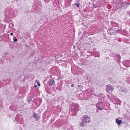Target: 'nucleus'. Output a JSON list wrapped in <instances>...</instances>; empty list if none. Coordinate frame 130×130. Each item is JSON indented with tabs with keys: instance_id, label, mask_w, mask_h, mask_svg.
Returning a JSON list of instances; mask_svg holds the SVG:
<instances>
[{
	"instance_id": "nucleus-21",
	"label": "nucleus",
	"mask_w": 130,
	"mask_h": 130,
	"mask_svg": "<svg viewBox=\"0 0 130 130\" xmlns=\"http://www.w3.org/2000/svg\"><path fill=\"white\" fill-rule=\"evenodd\" d=\"M75 5L76 6H77V7H78L79 6V4L76 3L75 4Z\"/></svg>"
},
{
	"instance_id": "nucleus-26",
	"label": "nucleus",
	"mask_w": 130,
	"mask_h": 130,
	"mask_svg": "<svg viewBox=\"0 0 130 130\" xmlns=\"http://www.w3.org/2000/svg\"><path fill=\"white\" fill-rule=\"evenodd\" d=\"M10 35H13V34L12 33H11L10 34Z\"/></svg>"
},
{
	"instance_id": "nucleus-11",
	"label": "nucleus",
	"mask_w": 130,
	"mask_h": 130,
	"mask_svg": "<svg viewBox=\"0 0 130 130\" xmlns=\"http://www.w3.org/2000/svg\"><path fill=\"white\" fill-rule=\"evenodd\" d=\"M116 122L117 123L118 125H120L122 122V121L121 120H119L118 119H116Z\"/></svg>"
},
{
	"instance_id": "nucleus-7",
	"label": "nucleus",
	"mask_w": 130,
	"mask_h": 130,
	"mask_svg": "<svg viewBox=\"0 0 130 130\" xmlns=\"http://www.w3.org/2000/svg\"><path fill=\"white\" fill-rule=\"evenodd\" d=\"M55 83V81L52 79H50L48 82H47V84L50 86L54 85Z\"/></svg>"
},
{
	"instance_id": "nucleus-20",
	"label": "nucleus",
	"mask_w": 130,
	"mask_h": 130,
	"mask_svg": "<svg viewBox=\"0 0 130 130\" xmlns=\"http://www.w3.org/2000/svg\"><path fill=\"white\" fill-rule=\"evenodd\" d=\"M13 40H14V42H15L17 41V39L15 38V37L14 36H13Z\"/></svg>"
},
{
	"instance_id": "nucleus-3",
	"label": "nucleus",
	"mask_w": 130,
	"mask_h": 130,
	"mask_svg": "<svg viewBox=\"0 0 130 130\" xmlns=\"http://www.w3.org/2000/svg\"><path fill=\"white\" fill-rule=\"evenodd\" d=\"M115 29H117V28L113 27L109 28L107 29V32L109 34L111 35H113L115 33Z\"/></svg>"
},
{
	"instance_id": "nucleus-10",
	"label": "nucleus",
	"mask_w": 130,
	"mask_h": 130,
	"mask_svg": "<svg viewBox=\"0 0 130 130\" xmlns=\"http://www.w3.org/2000/svg\"><path fill=\"white\" fill-rule=\"evenodd\" d=\"M86 122L84 121L83 120V121L80 123V126L82 127H84L86 125Z\"/></svg>"
},
{
	"instance_id": "nucleus-29",
	"label": "nucleus",
	"mask_w": 130,
	"mask_h": 130,
	"mask_svg": "<svg viewBox=\"0 0 130 130\" xmlns=\"http://www.w3.org/2000/svg\"><path fill=\"white\" fill-rule=\"evenodd\" d=\"M36 86H37V85H34V87H36Z\"/></svg>"
},
{
	"instance_id": "nucleus-31",
	"label": "nucleus",
	"mask_w": 130,
	"mask_h": 130,
	"mask_svg": "<svg viewBox=\"0 0 130 130\" xmlns=\"http://www.w3.org/2000/svg\"><path fill=\"white\" fill-rule=\"evenodd\" d=\"M7 54H5V55L6 56L7 55Z\"/></svg>"
},
{
	"instance_id": "nucleus-5",
	"label": "nucleus",
	"mask_w": 130,
	"mask_h": 130,
	"mask_svg": "<svg viewBox=\"0 0 130 130\" xmlns=\"http://www.w3.org/2000/svg\"><path fill=\"white\" fill-rule=\"evenodd\" d=\"M83 120L84 121L86 122V123H89L90 121V117L87 116H83Z\"/></svg>"
},
{
	"instance_id": "nucleus-27",
	"label": "nucleus",
	"mask_w": 130,
	"mask_h": 130,
	"mask_svg": "<svg viewBox=\"0 0 130 130\" xmlns=\"http://www.w3.org/2000/svg\"><path fill=\"white\" fill-rule=\"evenodd\" d=\"M78 107H76V110H77L78 109Z\"/></svg>"
},
{
	"instance_id": "nucleus-9",
	"label": "nucleus",
	"mask_w": 130,
	"mask_h": 130,
	"mask_svg": "<svg viewBox=\"0 0 130 130\" xmlns=\"http://www.w3.org/2000/svg\"><path fill=\"white\" fill-rule=\"evenodd\" d=\"M99 97V98H98V100H102V101L103 100V99L105 97V95L103 94H100L98 95V97Z\"/></svg>"
},
{
	"instance_id": "nucleus-2",
	"label": "nucleus",
	"mask_w": 130,
	"mask_h": 130,
	"mask_svg": "<svg viewBox=\"0 0 130 130\" xmlns=\"http://www.w3.org/2000/svg\"><path fill=\"white\" fill-rule=\"evenodd\" d=\"M112 55L113 57L115 58V60H116V62L117 63H119L121 62V57L119 55L117 54L114 53Z\"/></svg>"
},
{
	"instance_id": "nucleus-4",
	"label": "nucleus",
	"mask_w": 130,
	"mask_h": 130,
	"mask_svg": "<svg viewBox=\"0 0 130 130\" xmlns=\"http://www.w3.org/2000/svg\"><path fill=\"white\" fill-rule=\"evenodd\" d=\"M122 64L126 67L128 68L130 66V61L126 60L122 62Z\"/></svg>"
},
{
	"instance_id": "nucleus-14",
	"label": "nucleus",
	"mask_w": 130,
	"mask_h": 130,
	"mask_svg": "<svg viewBox=\"0 0 130 130\" xmlns=\"http://www.w3.org/2000/svg\"><path fill=\"white\" fill-rule=\"evenodd\" d=\"M130 3L128 2H125V4H124V7H126L127 6H128L129 5Z\"/></svg>"
},
{
	"instance_id": "nucleus-18",
	"label": "nucleus",
	"mask_w": 130,
	"mask_h": 130,
	"mask_svg": "<svg viewBox=\"0 0 130 130\" xmlns=\"http://www.w3.org/2000/svg\"><path fill=\"white\" fill-rule=\"evenodd\" d=\"M28 102V103H30L32 101V99L31 98H29L27 99Z\"/></svg>"
},
{
	"instance_id": "nucleus-32",
	"label": "nucleus",
	"mask_w": 130,
	"mask_h": 130,
	"mask_svg": "<svg viewBox=\"0 0 130 130\" xmlns=\"http://www.w3.org/2000/svg\"><path fill=\"white\" fill-rule=\"evenodd\" d=\"M19 123H21V122H19Z\"/></svg>"
},
{
	"instance_id": "nucleus-17",
	"label": "nucleus",
	"mask_w": 130,
	"mask_h": 130,
	"mask_svg": "<svg viewBox=\"0 0 130 130\" xmlns=\"http://www.w3.org/2000/svg\"><path fill=\"white\" fill-rule=\"evenodd\" d=\"M104 3V1H103V0L101 1V0H100L99 2V3L101 4L102 5H103Z\"/></svg>"
},
{
	"instance_id": "nucleus-13",
	"label": "nucleus",
	"mask_w": 130,
	"mask_h": 130,
	"mask_svg": "<svg viewBox=\"0 0 130 130\" xmlns=\"http://www.w3.org/2000/svg\"><path fill=\"white\" fill-rule=\"evenodd\" d=\"M120 6L121 7H124L125 2H123L119 3Z\"/></svg>"
},
{
	"instance_id": "nucleus-25",
	"label": "nucleus",
	"mask_w": 130,
	"mask_h": 130,
	"mask_svg": "<svg viewBox=\"0 0 130 130\" xmlns=\"http://www.w3.org/2000/svg\"><path fill=\"white\" fill-rule=\"evenodd\" d=\"M96 108H98V105H97V104H96Z\"/></svg>"
},
{
	"instance_id": "nucleus-6",
	"label": "nucleus",
	"mask_w": 130,
	"mask_h": 130,
	"mask_svg": "<svg viewBox=\"0 0 130 130\" xmlns=\"http://www.w3.org/2000/svg\"><path fill=\"white\" fill-rule=\"evenodd\" d=\"M110 23L111 25L114 28H117L119 27V25L118 24L113 21H111L110 22Z\"/></svg>"
},
{
	"instance_id": "nucleus-12",
	"label": "nucleus",
	"mask_w": 130,
	"mask_h": 130,
	"mask_svg": "<svg viewBox=\"0 0 130 130\" xmlns=\"http://www.w3.org/2000/svg\"><path fill=\"white\" fill-rule=\"evenodd\" d=\"M103 102L99 101V102H98V105H99V106H98L103 107Z\"/></svg>"
},
{
	"instance_id": "nucleus-16",
	"label": "nucleus",
	"mask_w": 130,
	"mask_h": 130,
	"mask_svg": "<svg viewBox=\"0 0 130 130\" xmlns=\"http://www.w3.org/2000/svg\"><path fill=\"white\" fill-rule=\"evenodd\" d=\"M19 117L17 115L15 118V120L18 123H19Z\"/></svg>"
},
{
	"instance_id": "nucleus-1",
	"label": "nucleus",
	"mask_w": 130,
	"mask_h": 130,
	"mask_svg": "<svg viewBox=\"0 0 130 130\" xmlns=\"http://www.w3.org/2000/svg\"><path fill=\"white\" fill-rule=\"evenodd\" d=\"M114 89V87L111 85H108L106 86V91L107 93H111Z\"/></svg>"
},
{
	"instance_id": "nucleus-19",
	"label": "nucleus",
	"mask_w": 130,
	"mask_h": 130,
	"mask_svg": "<svg viewBox=\"0 0 130 130\" xmlns=\"http://www.w3.org/2000/svg\"><path fill=\"white\" fill-rule=\"evenodd\" d=\"M98 109L101 110H102L103 109V107L98 106Z\"/></svg>"
},
{
	"instance_id": "nucleus-15",
	"label": "nucleus",
	"mask_w": 130,
	"mask_h": 130,
	"mask_svg": "<svg viewBox=\"0 0 130 130\" xmlns=\"http://www.w3.org/2000/svg\"><path fill=\"white\" fill-rule=\"evenodd\" d=\"M121 31V29H115V32H118L120 33V32Z\"/></svg>"
},
{
	"instance_id": "nucleus-24",
	"label": "nucleus",
	"mask_w": 130,
	"mask_h": 130,
	"mask_svg": "<svg viewBox=\"0 0 130 130\" xmlns=\"http://www.w3.org/2000/svg\"><path fill=\"white\" fill-rule=\"evenodd\" d=\"M74 86V84H72L71 85V87H73Z\"/></svg>"
},
{
	"instance_id": "nucleus-28",
	"label": "nucleus",
	"mask_w": 130,
	"mask_h": 130,
	"mask_svg": "<svg viewBox=\"0 0 130 130\" xmlns=\"http://www.w3.org/2000/svg\"><path fill=\"white\" fill-rule=\"evenodd\" d=\"M38 86H40V84H38Z\"/></svg>"
},
{
	"instance_id": "nucleus-8",
	"label": "nucleus",
	"mask_w": 130,
	"mask_h": 130,
	"mask_svg": "<svg viewBox=\"0 0 130 130\" xmlns=\"http://www.w3.org/2000/svg\"><path fill=\"white\" fill-rule=\"evenodd\" d=\"M33 117L36 120L38 121L39 120V116L35 112H33Z\"/></svg>"
},
{
	"instance_id": "nucleus-23",
	"label": "nucleus",
	"mask_w": 130,
	"mask_h": 130,
	"mask_svg": "<svg viewBox=\"0 0 130 130\" xmlns=\"http://www.w3.org/2000/svg\"><path fill=\"white\" fill-rule=\"evenodd\" d=\"M101 13L100 12H98V17H100L101 16H100V14Z\"/></svg>"
},
{
	"instance_id": "nucleus-30",
	"label": "nucleus",
	"mask_w": 130,
	"mask_h": 130,
	"mask_svg": "<svg viewBox=\"0 0 130 130\" xmlns=\"http://www.w3.org/2000/svg\"><path fill=\"white\" fill-rule=\"evenodd\" d=\"M100 57V56L99 55H98V57Z\"/></svg>"
},
{
	"instance_id": "nucleus-22",
	"label": "nucleus",
	"mask_w": 130,
	"mask_h": 130,
	"mask_svg": "<svg viewBox=\"0 0 130 130\" xmlns=\"http://www.w3.org/2000/svg\"><path fill=\"white\" fill-rule=\"evenodd\" d=\"M117 1L119 3L123 2V0H117Z\"/></svg>"
}]
</instances>
